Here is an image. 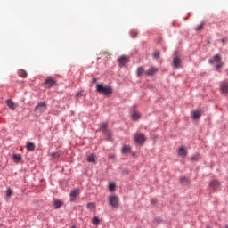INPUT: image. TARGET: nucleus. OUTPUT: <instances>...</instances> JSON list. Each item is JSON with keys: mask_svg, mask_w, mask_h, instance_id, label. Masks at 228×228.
I'll use <instances>...</instances> for the list:
<instances>
[{"mask_svg": "<svg viewBox=\"0 0 228 228\" xmlns=\"http://www.w3.org/2000/svg\"><path fill=\"white\" fill-rule=\"evenodd\" d=\"M96 92L98 94H102V95H111L113 94V88L110 86H106L104 84H97L96 85Z\"/></svg>", "mask_w": 228, "mask_h": 228, "instance_id": "obj_1", "label": "nucleus"}, {"mask_svg": "<svg viewBox=\"0 0 228 228\" xmlns=\"http://www.w3.org/2000/svg\"><path fill=\"white\" fill-rule=\"evenodd\" d=\"M98 131L102 132L107 138H111V130L108 128V123H102Z\"/></svg>", "mask_w": 228, "mask_h": 228, "instance_id": "obj_2", "label": "nucleus"}, {"mask_svg": "<svg viewBox=\"0 0 228 228\" xmlns=\"http://www.w3.org/2000/svg\"><path fill=\"white\" fill-rule=\"evenodd\" d=\"M134 142L140 145H143L145 143V135L140 133L135 134Z\"/></svg>", "mask_w": 228, "mask_h": 228, "instance_id": "obj_3", "label": "nucleus"}, {"mask_svg": "<svg viewBox=\"0 0 228 228\" xmlns=\"http://www.w3.org/2000/svg\"><path fill=\"white\" fill-rule=\"evenodd\" d=\"M209 189L212 191H218L220 189V182H218V180H212L209 183Z\"/></svg>", "mask_w": 228, "mask_h": 228, "instance_id": "obj_4", "label": "nucleus"}, {"mask_svg": "<svg viewBox=\"0 0 228 228\" xmlns=\"http://www.w3.org/2000/svg\"><path fill=\"white\" fill-rule=\"evenodd\" d=\"M45 88H53V86H54V85H56V80H54L53 77H48L45 83Z\"/></svg>", "mask_w": 228, "mask_h": 228, "instance_id": "obj_5", "label": "nucleus"}, {"mask_svg": "<svg viewBox=\"0 0 228 228\" xmlns=\"http://www.w3.org/2000/svg\"><path fill=\"white\" fill-rule=\"evenodd\" d=\"M118 196H110L109 204H110L112 208H118Z\"/></svg>", "mask_w": 228, "mask_h": 228, "instance_id": "obj_6", "label": "nucleus"}, {"mask_svg": "<svg viewBox=\"0 0 228 228\" xmlns=\"http://www.w3.org/2000/svg\"><path fill=\"white\" fill-rule=\"evenodd\" d=\"M47 110V104L45 102H39L36 107H35V111L37 113H44Z\"/></svg>", "mask_w": 228, "mask_h": 228, "instance_id": "obj_7", "label": "nucleus"}, {"mask_svg": "<svg viewBox=\"0 0 228 228\" xmlns=\"http://www.w3.org/2000/svg\"><path fill=\"white\" fill-rule=\"evenodd\" d=\"M181 57L177 56V53H175L173 56V67L175 69L181 68Z\"/></svg>", "mask_w": 228, "mask_h": 228, "instance_id": "obj_8", "label": "nucleus"}, {"mask_svg": "<svg viewBox=\"0 0 228 228\" xmlns=\"http://www.w3.org/2000/svg\"><path fill=\"white\" fill-rule=\"evenodd\" d=\"M118 61L119 67H125L126 65V63L129 62V56L123 55L118 58Z\"/></svg>", "mask_w": 228, "mask_h": 228, "instance_id": "obj_9", "label": "nucleus"}, {"mask_svg": "<svg viewBox=\"0 0 228 228\" xmlns=\"http://www.w3.org/2000/svg\"><path fill=\"white\" fill-rule=\"evenodd\" d=\"M222 61V55L220 54H216L213 59H210L208 61V63L210 64H215V63H220Z\"/></svg>", "mask_w": 228, "mask_h": 228, "instance_id": "obj_10", "label": "nucleus"}, {"mask_svg": "<svg viewBox=\"0 0 228 228\" xmlns=\"http://www.w3.org/2000/svg\"><path fill=\"white\" fill-rule=\"evenodd\" d=\"M178 156H180L181 158H186V156H188V151H186V148L184 146L179 148Z\"/></svg>", "mask_w": 228, "mask_h": 228, "instance_id": "obj_11", "label": "nucleus"}, {"mask_svg": "<svg viewBox=\"0 0 228 228\" xmlns=\"http://www.w3.org/2000/svg\"><path fill=\"white\" fill-rule=\"evenodd\" d=\"M221 93L223 94H228V82H223L220 87Z\"/></svg>", "mask_w": 228, "mask_h": 228, "instance_id": "obj_12", "label": "nucleus"}, {"mask_svg": "<svg viewBox=\"0 0 228 228\" xmlns=\"http://www.w3.org/2000/svg\"><path fill=\"white\" fill-rule=\"evenodd\" d=\"M191 113H192V118L194 120H197V119L200 118V117H202V111L201 110H195Z\"/></svg>", "mask_w": 228, "mask_h": 228, "instance_id": "obj_13", "label": "nucleus"}, {"mask_svg": "<svg viewBox=\"0 0 228 228\" xmlns=\"http://www.w3.org/2000/svg\"><path fill=\"white\" fill-rule=\"evenodd\" d=\"M77 195H79V189H74L73 191H70V197H71V200L72 202H74V200H76V197H77Z\"/></svg>", "mask_w": 228, "mask_h": 228, "instance_id": "obj_14", "label": "nucleus"}, {"mask_svg": "<svg viewBox=\"0 0 228 228\" xmlns=\"http://www.w3.org/2000/svg\"><path fill=\"white\" fill-rule=\"evenodd\" d=\"M156 72H158V69L155 67H151L145 72V74H147V76H154Z\"/></svg>", "mask_w": 228, "mask_h": 228, "instance_id": "obj_15", "label": "nucleus"}, {"mask_svg": "<svg viewBox=\"0 0 228 228\" xmlns=\"http://www.w3.org/2000/svg\"><path fill=\"white\" fill-rule=\"evenodd\" d=\"M144 72H145V69H143L142 66L138 67L137 70H136L137 77H142V76H143Z\"/></svg>", "mask_w": 228, "mask_h": 228, "instance_id": "obj_16", "label": "nucleus"}, {"mask_svg": "<svg viewBox=\"0 0 228 228\" xmlns=\"http://www.w3.org/2000/svg\"><path fill=\"white\" fill-rule=\"evenodd\" d=\"M141 117H142V114H140V112H138L136 110L133 111V113H132L133 120H140Z\"/></svg>", "mask_w": 228, "mask_h": 228, "instance_id": "obj_17", "label": "nucleus"}, {"mask_svg": "<svg viewBox=\"0 0 228 228\" xmlns=\"http://www.w3.org/2000/svg\"><path fill=\"white\" fill-rule=\"evenodd\" d=\"M122 154H129L131 152V146L125 144L121 151Z\"/></svg>", "mask_w": 228, "mask_h": 228, "instance_id": "obj_18", "label": "nucleus"}, {"mask_svg": "<svg viewBox=\"0 0 228 228\" xmlns=\"http://www.w3.org/2000/svg\"><path fill=\"white\" fill-rule=\"evenodd\" d=\"M53 206L55 209H58L61 208V206H63V202H61V200H54Z\"/></svg>", "mask_w": 228, "mask_h": 228, "instance_id": "obj_19", "label": "nucleus"}, {"mask_svg": "<svg viewBox=\"0 0 228 228\" xmlns=\"http://www.w3.org/2000/svg\"><path fill=\"white\" fill-rule=\"evenodd\" d=\"M180 183L183 185L190 184V179L185 176H182L180 178Z\"/></svg>", "mask_w": 228, "mask_h": 228, "instance_id": "obj_20", "label": "nucleus"}, {"mask_svg": "<svg viewBox=\"0 0 228 228\" xmlns=\"http://www.w3.org/2000/svg\"><path fill=\"white\" fill-rule=\"evenodd\" d=\"M7 106L10 108V110H15V103L12 100L6 101Z\"/></svg>", "mask_w": 228, "mask_h": 228, "instance_id": "obj_21", "label": "nucleus"}, {"mask_svg": "<svg viewBox=\"0 0 228 228\" xmlns=\"http://www.w3.org/2000/svg\"><path fill=\"white\" fill-rule=\"evenodd\" d=\"M27 150L29 151L30 152H33V151H35V143L28 142L27 143Z\"/></svg>", "mask_w": 228, "mask_h": 228, "instance_id": "obj_22", "label": "nucleus"}, {"mask_svg": "<svg viewBox=\"0 0 228 228\" xmlns=\"http://www.w3.org/2000/svg\"><path fill=\"white\" fill-rule=\"evenodd\" d=\"M18 74L20 77H28V72H26L24 69L19 70Z\"/></svg>", "mask_w": 228, "mask_h": 228, "instance_id": "obj_23", "label": "nucleus"}, {"mask_svg": "<svg viewBox=\"0 0 228 228\" xmlns=\"http://www.w3.org/2000/svg\"><path fill=\"white\" fill-rule=\"evenodd\" d=\"M12 159H14V161H20V159H22V157L19 154H14L12 156Z\"/></svg>", "mask_w": 228, "mask_h": 228, "instance_id": "obj_24", "label": "nucleus"}, {"mask_svg": "<svg viewBox=\"0 0 228 228\" xmlns=\"http://www.w3.org/2000/svg\"><path fill=\"white\" fill-rule=\"evenodd\" d=\"M92 222L94 225H99V223L101 222L97 216L93 217Z\"/></svg>", "mask_w": 228, "mask_h": 228, "instance_id": "obj_25", "label": "nucleus"}, {"mask_svg": "<svg viewBox=\"0 0 228 228\" xmlns=\"http://www.w3.org/2000/svg\"><path fill=\"white\" fill-rule=\"evenodd\" d=\"M130 35L132 38H136V37H138V32L136 30H132L130 31Z\"/></svg>", "mask_w": 228, "mask_h": 228, "instance_id": "obj_26", "label": "nucleus"}, {"mask_svg": "<svg viewBox=\"0 0 228 228\" xmlns=\"http://www.w3.org/2000/svg\"><path fill=\"white\" fill-rule=\"evenodd\" d=\"M199 159H200V155L199 154H195L191 157L192 161H199Z\"/></svg>", "mask_w": 228, "mask_h": 228, "instance_id": "obj_27", "label": "nucleus"}, {"mask_svg": "<svg viewBox=\"0 0 228 228\" xmlns=\"http://www.w3.org/2000/svg\"><path fill=\"white\" fill-rule=\"evenodd\" d=\"M222 67H224V62H217L216 65V70H220V69H222Z\"/></svg>", "mask_w": 228, "mask_h": 228, "instance_id": "obj_28", "label": "nucleus"}, {"mask_svg": "<svg viewBox=\"0 0 228 228\" xmlns=\"http://www.w3.org/2000/svg\"><path fill=\"white\" fill-rule=\"evenodd\" d=\"M87 161L88 163H95V158H94V156H89Z\"/></svg>", "mask_w": 228, "mask_h": 228, "instance_id": "obj_29", "label": "nucleus"}, {"mask_svg": "<svg viewBox=\"0 0 228 228\" xmlns=\"http://www.w3.org/2000/svg\"><path fill=\"white\" fill-rule=\"evenodd\" d=\"M88 209H95V204L94 203H88L87 204Z\"/></svg>", "mask_w": 228, "mask_h": 228, "instance_id": "obj_30", "label": "nucleus"}, {"mask_svg": "<svg viewBox=\"0 0 228 228\" xmlns=\"http://www.w3.org/2000/svg\"><path fill=\"white\" fill-rule=\"evenodd\" d=\"M159 51H155L154 53H153V57L154 58H156V60H158V58H159Z\"/></svg>", "mask_w": 228, "mask_h": 228, "instance_id": "obj_31", "label": "nucleus"}, {"mask_svg": "<svg viewBox=\"0 0 228 228\" xmlns=\"http://www.w3.org/2000/svg\"><path fill=\"white\" fill-rule=\"evenodd\" d=\"M203 28H204V23H201L200 25H199V26L196 28V31H200V30H202Z\"/></svg>", "mask_w": 228, "mask_h": 228, "instance_id": "obj_32", "label": "nucleus"}, {"mask_svg": "<svg viewBox=\"0 0 228 228\" xmlns=\"http://www.w3.org/2000/svg\"><path fill=\"white\" fill-rule=\"evenodd\" d=\"M109 159H115V158H117V155H115V153H110L108 156Z\"/></svg>", "mask_w": 228, "mask_h": 228, "instance_id": "obj_33", "label": "nucleus"}, {"mask_svg": "<svg viewBox=\"0 0 228 228\" xmlns=\"http://www.w3.org/2000/svg\"><path fill=\"white\" fill-rule=\"evenodd\" d=\"M6 197H12V189H7Z\"/></svg>", "mask_w": 228, "mask_h": 228, "instance_id": "obj_34", "label": "nucleus"}, {"mask_svg": "<svg viewBox=\"0 0 228 228\" xmlns=\"http://www.w3.org/2000/svg\"><path fill=\"white\" fill-rule=\"evenodd\" d=\"M109 188H110V190L111 191H113V190H115V183H110V184L109 185Z\"/></svg>", "mask_w": 228, "mask_h": 228, "instance_id": "obj_35", "label": "nucleus"}, {"mask_svg": "<svg viewBox=\"0 0 228 228\" xmlns=\"http://www.w3.org/2000/svg\"><path fill=\"white\" fill-rule=\"evenodd\" d=\"M52 156L53 158H60V153L56 152V153H53Z\"/></svg>", "mask_w": 228, "mask_h": 228, "instance_id": "obj_36", "label": "nucleus"}, {"mask_svg": "<svg viewBox=\"0 0 228 228\" xmlns=\"http://www.w3.org/2000/svg\"><path fill=\"white\" fill-rule=\"evenodd\" d=\"M92 83H93V84H94V83H97V78H95V77L92 78Z\"/></svg>", "mask_w": 228, "mask_h": 228, "instance_id": "obj_37", "label": "nucleus"}, {"mask_svg": "<svg viewBox=\"0 0 228 228\" xmlns=\"http://www.w3.org/2000/svg\"><path fill=\"white\" fill-rule=\"evenodd\" d=\"M151 204H156V200H151Z\"/></svg>", "mask_w": 228, "mask_h": 228, "instance_id": "obj_38", "label": "nucleus"}, {"mask_svg": "<svg viewBox=\"0 0 228 228\" xmlns=\"http://www.w3.org/2000/svg\"><path fill=\"white\" fill-rule=\"evenodd\" d=\"M221 42H222L223 44H225V39H222Z\"/></svg>", "mask_w": 228, "mask_h": 228, "instance_id": "obj_39", "label": "nucleus"}, {"mask_svg": "<svg viewBox=\"0 0 228 228\" xmlns=\"http://www.w3.org/2000/svg\"><path fill=\"white\" fill-rule=\"evenodd\" d=\"M206 228H211L210 226H207Z\"/></svg>", "mask_w": 228, "mask_h": 228, "instance_id": "obj_40", "label": "nucleus"}, {"mask_svg": "<svg viewBox=\"0 0 228 228\" xmlns=\"http://www.w3.org/2000/svg\"><path fill=\"white\" fill-rule=\"evenodd\" d=\"M225 228H228V225H226Z\"/></svg>", "mask_w": 228, "mask_h": 228, "instance_id": "obj_41", "label": "nucleus"}]
</instances>
